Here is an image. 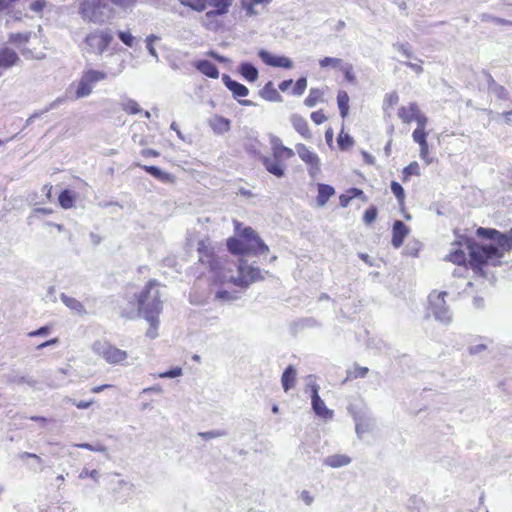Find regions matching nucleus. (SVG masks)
<instances>
[{
    "instance_id": "52",
    "label": "nucleus",
    "mask_w": 512,
    "mask_h": 512,
    "mask_svg": "<svg viewBox=\"0 0 512 512\" xmlns=\"http://www.w3.org/2000/svg\"><path fill=\"white\" fill-rule=\"evenodd\" d=\"M119 39L128 47H133L134 45V37L128 31H119L118 32Z\"/></svg>"
},
{
    "instance_id": "38",
    "label": "nucleus",
    "mask_w": 512,
    "mask_h": 512,
    "mask_svg": "<svg viewBox=\"0 0 512 512\" xmlns=\"http://www.w3.org/2000/svg\"><path fill=\"white\" fill-rule=\"evenodd\" d=\"M216 299L221 301H234L239 299V293L237 291H228L227 289H221L216 293Z\"/></svg>"
},
{
    "instance_id": "24",
    "label": "nucleus",
    "mask_w": 512,
    "mask_h": 512,
    "mask_svg": "<svg viewBox=\"0 0 512 512\" xmlns=\"http://www.w3.org/2000/svg\"><path fill=\"white\" fill-rule=\"evenodd\" d=\"M351 463V458L344 454H334L324 459V465L339 468Z\"/></svg>"
},
{
    "instance_id": "11",
    "label": "nucleus",
    "mask_w": 512,
    "mask_h": 512,
    "mask_svg": "<svg viewBox=\"0 0 512 512\" xmlns=\"http://www.w3.org/2000/svg\"><path fill=\"white\" fill-rule=\"evenodd\" d=\"M296 151L300 159L309 166V175L312 178H316L321 170L320 159L318 155L315 152L311 151L306 145L301 143L296 145Z\"/></svg>"
},
{
    "instance_id": "31",
    "label": "nucleus",
    "mask_w": 512,
    "mask_h": 512,
    "mask_svg": "<svg viewBox=\"0 0 512 512\" xmlns=\"http://www.w3.org/2000/svg\"><path fill=\"white\" fill-rule=\"evenodd\" d=\"M369 372L367 367H362L358 364H354L351 368L347 370L346 380H352L357 378H364Z\"/></svg>"
},
{
    "instance_id": "45",
    "label": "nucleus",
    "mask_w": 512,
    "mask_h": 512,
    "mask_svg": "<svg viewBox=\"0 0 512 512\" xmlns=\"http://www.w3.org/2000/svg\"><path fill=\"white\" fill-rule=\"evenodd\" d=\"M198 435L204 440H211L214 438L224 437L227 435L225 430H211L206 432H199Z\"/></svg>"
},
{
    "instance_id": "18",
    "label": "nucleus",
    "mask_w": 512,
    "mask_h": 512,
    "mask_svg": "<svg viewBox=\"0 0 512 512\" xmlns=\"http://www.w3.org/2000/svg\"><path fill=\"white\" fill-rule=\"evenodd\" d=\"M409 229L408 227L400 220H397L393 224V235H392V245L395 248H399L402 246L405 237L408 235Z\"/></svg>"
},
{
    "instance_id": "26",
    "label": "nucleus",
    "mask_w": 512,
    "mask_h": 512,
    "mask_svg": "<svg viewBox=\"0 0 512 512\" xmlns=\"http://www.w3.org/2000/svg\"><path fill=\"white\" fill-rule=\"evenodd\" d=\"M60 298L62 300V302L69 308L71 309L72 311L80 314V315H84L86 314V310L83 306V304L78 301L76 298H73V297H69L67 296L66 294L62 293L60 295Z\"/></svg>"
},
{
    "instance_id": "34",
    "label": "nucleus",
    "mask_w": 512,
    "mask_h": 512,
    "mask_svg": "<svg viewBox=\"0 0 512 512\" xmlns=\"http://www.w3.org/2000/svg\"><path fill=\"white\" fill-rule=\"evenodd\" d=\"M445 260L450 261L457 265H465L466 264V254L461 249H455L451 251L446 257Z\"/></svg>"
},
{
    "instance_id": "21",
    "label": "nucleus",
    "mask_w": 512,
    "mask_h": 512,
    "mask_svg": "<svg viewBox=\"0 0 512 512\" xmlns=\"http://www.w3.org/2000/svg\"><path fill=\"white\" fill-rule=\"evenodd\" d=\"M419 107L417 103L411 102L408 106H401L398 109V117L405 124H409L415 119V114L418 112Z\"/></svg>"
},
{
    "instance_id": "23",
    "label": "nucleus",
    "mask_w": 512,
    "mask_h": 512,
    "mask_svg": "<svg viewBox=\"0 0 512 512\" xmlns=\"http://www.w3.org/2000/svg\"><path fill=\"white\" fill-rule=\"evenodd\" d=\"M238 71L249 82H255L259 76L258 69L249 62L241 63Z\"/></svg>"
},
{
    "instance_id": "19",
    "label": "nucleus",
    "mask_w": 512,
    "mask_h": 512,
    "mask_svg": "<svg viewBox=\"0 0 512 512\" xmlns=\"http://www.w3.org/2000/svg\"><path fill=\"white\" fill-rule=\"evenodd\" d=\"M293 128L305 139H311L312 135L305 118L298 114H292L290 117Z\"/></svg>"
},
{
    "instance_id": "17",
    "label": "nucleus",
    "mask_w": 512,
    "mask_h": 512,
    "mask_svg": "<svg viewBox=\"0 0 512 512\" xmlns=\"http://www.w3.org/2000/svg\"><path fill=\"white\" fill-rule=\"evenodd\" d=\"M262 163L265 169L271 173L272 175L280 178L285 174V165L281 162L282 158L271 157H262Z\"/></svg>"
},
{
    "instance_id": "64",
    "label": "nucleus",
    "mask_w": 512,
    "mask_h": 512,
    "mask_svg": "<svg viewBox=\"0 0 512 512\" xmlns=\"http://www.w3.org/2000/svg\"><path fill=\"white\" fill-rule=\"evenodd\" d=\"M214 19L215 18L206 19L204 17L203 23H204V25L206 26L207 29H209V30H217V28L219 27V24Z\"/></svg>"
},
{
    "instance_id": "7",
    "label": "nucleus",
    "mask_w": 512,
    "mask_h": 512,
    "mask_svg": "<svg viewBox=\"0 0 512 512\" xmlns=\"http://www.w3.org/2000/svg\"><path fill=\"white\" fill-rule=\"evenodd\" d=\"M107 78V74L103 71L89 69L83 72L75 93L76 99H81L89 96L94 86Z\"/></svg>"
},
{
    "instance_id": "5",
    "label": "nucleus",
    "mask_w": 512,
    "mask_h": 512,
    "mask_svg": "<svg viewBox=\"0 0 512 512\" xmlns=\"http://www.w3.org/2000/svg\"><path fill=\"white\" fill-rule=\"evenodd\" d=\"M78 12L86 22L104 24L114 15V8L103 0H84L79 4Z\"/></svg>"
},
{
    "instance_id": "50",
    "label": "nucleus",
    "mask_w": 512,
    "mask_h": 512,
    "mask_svg": "<svg viewBox=\"0 0 512 512\" xmlns=\"http://www.w3.org/2000/svg\"><path fill=\"white\" fill-rule=\"evenodd\" d=\"M412 138L414 140V142H416L417 144L421 145V144H424L427 142L426 138H427V133L425 130L423 129H415L412 133Z\"/></svg>"
},
{
    "instance_id": "35",
    "label": "nucleus",
    "mask_w": 512,
    "mask_h": 512,
    "mask_svg": "<svg viewBox=\"0 0 512 512\" xmlns=\"http://www.w3.org/2000/svg\"><path fill=\"white\" fill-rule=\"evenodd\" d=\"M59 204L64 209H69L73 206L74 196L70 190H63L59 195Z\"/></svg>"
},
{
    "instance_id": "57",
    "label": "nucleus",
    "mask_w": 512,
    "mask_h": 512,
    "mask_svg": "<svg viewBox=\"0 0 512 512\" xmlns=\"http://www.w3.org/2000/svg\"><path fill=\"white\" fill-rule=\"evenodd\" d=\"M182 375V368L175 367L171 370L159 374L160 378H176Z\"/></svg>"
},
{
    "instance_id": "55",
    "label": "nucleus",
    "mask_w": 512,
    "mask_h": 512,
    "mask_svg": "<svg viewBox=\"0 0 512 512\" xmlns=\"http://www.w3.org/2000/svg\"><path fill=\"white\" fill-rule=\"evenodd\" d=\"M66 102V97L61 96L57 97L51 103H49L45 108H43V112H49L51 110L57 109L60 105Z\"/></svg>"
},
{
    "instance_id": "59",
    "label": "nucleus",
    "mask_w": 512,
    "mask_h": 512,
    "mask_svg": "<svg viewBox=\"0 0 512 512\" xmlns=\"http://www.w3.org/2000/svg\"><path fill=\"white\" fill-rule=\"evenodd\" d=\"M311 119L315 124L319 125V124H322L323 122H325L327 118L323 114V112L321 110H319V111H314L311 113Z\"/></svg>"
},
{
    "instance_id": "40",
    "label": "nucleus",
    "mask_w": 512,
    "mask_h": 512,
    "mask_svg": "<svg viewBox=\"0 0 512 512\" xmlns=\"http://www.w3.org/2000/svg\"><path fill=\"white\" fill-rule=\"evenodd\" d=\"M342 64L343 63H342L341 59L334 58V57H324L323 59H321L319 61V65L322 68L332 67V68H335V69H339Z\"/></svg>"
},
{
    "instance_id": "46",
    "label": "nucleus",
    "mask_w": 512,
    "mask_h": 512,
    "mask_svg": "<svg viewBox=\"0 0 512 512\" xmlns=\"http://www.w3.org/2000/svg\"><path fill=\"white\" fill-rule=\"evenodd\" d=\"M393 48L399 51L406 58H414V55L411 51V46L408 43H395L393 44Z\"/></svg>"
},
{
    "instance_id": "15",
    "label": "nucleus",
    "mask_w": 512,
    "mask_h": 512,
    "mask_svg": "<svg viewBox=\"0 0 512 512\" xmlns=\"http://www.w3.org/2000/svg\"><path fill=\"white\" fill-rule=\"evenodd\" d=\"M234 0H206V6H212L214 9L205 13V18H215L225 15L229 12Z\"/></svg>"
},
{
    "instance_id": "6",
    "label": "nucleus",
    "mask_w": 512,
    "mask_h": 512,
    "mask_svg": "<svg viewBox=\"0 0 512 512\" xmlns=\"http://www.w3.org/2000/svg\"><path fill=\"white\" fill-rule=\"evenodd\" d=\"M448 295L447 292L432 291L429 296V310L436 321L448 325L452 322V313L449 307L446 305L445 297Z\"/></svg>"
},
{
    "instance_id": "33",
    "label": "nucleus",
    "mask_w": 512,
    "mask_h": 512,
    "mask_svg": "<svg viewBox=\"0 0 512 512\" xmlns=\"http://www.w3.org/2000/svg\"><path fill=\"white\" fill-rule=\"evenodd\" d=\"M337 103L340 110V114L345 118L349 110V96L345 91H339L337 95Z\"/></svg>"
},
{
    "instance_id": "44",
    "label": "nucleus",
    "mask_w": 512,
    "mask_h": 512,
    "mask_svg": "<svg viewBox=\"0 0 512 512\" xmlns=\"http://www.w3.org/2000/svg\"><path fill=\"white\" fill-rule=\"evenodd\" d=\"M413 175H420V167H419V164L414 161L412 163H410L408 166H406L404 169H403V180L406 181L410 176H413Z\"/></svg>"
},
{
    "instance_id": "39",
    "label": "nucleus",
    "mask_w": 512,
    "mask_h": 512,
    "mask_svg": "<svg viewBox=\"0 0 512 512\" xmlns=\"http://www.w3.org/2000/svg\"><path fill=\"white\" fill-rule=\"evenodd\" d=\"M31 32H23V33H12L9 36V42L12 44H23L28 42L30 39Z\"/></svg>"
},
{
    "instance_id": "47",
    "label": "nucleus",
    "mask_w": 512,
    "mask_h": 512,
    "mask_svg": "<svg viewBox=\"0 0 512 512\" xmlns=\"http://www.w3.org/2000/svg\"><path fill=\"white\" fill-rule=\"evenodd\" d=\"M75 447L81 448V449H87L93 452H101V453H107V448L104 445L101 444H89V443H79L75 444Z\"/></svg>"
},
{
    "instance_id": "12",
    "label": "nucleus",
    "mask_w": 512,
    "mask_h": 512,
    "mask_svg": "<svg viewBox=\"0 0 512 512\" xmlns=\"http://www.w3.org/2000/svg\"><path fill=\"white\" fill-rule=\"evenodd\" d=\"M222 81L224 85L232 92L235 99L246 97L249 94V90L243 84L233 80L229 75L223 74ZM243 106H252L253 102L250 100H238Z\"/></svg>"
},
{
    "instance_id": "53",
    "label": "nucleus",
    "mask_w": 512,
    "mask_h": 512,
    "mask_svg": "<svg viewBox=\"0 0 512 512\" xmlns=\"http://www.w3.org/2000/svg\"><path fill=\"white\" fill-rule=\"evenodd\" d=\"M339 69L344 73L347 81H349V82L355 81V76L353 74V66L351 64H349V63L342 64Z\"/></svg>"
},
{
    "instance_id": "13",
    "label": "nucleus",
    "mask_w": 512,
    "mask_h": 512,
    "mask_svg": "<svg viewBox=\"0 0 512 512\" xmlns=\"http://www.w3.org/2000/svg\"><path fill=\"white\" fill-rule=\"evenodd\" d=\"M258 56L268 66L281 67L285 69H291L293 67V62L290 58L286 56L273 55L264 49L259 50Z\"/></svg>"
},
{
    "instance_id": "54",
    "label": "nucleus",
    "mask_w": 512,
    "mask_h": 512,
    "mask_svg": "<svg viewBox=\"0 0 512 512\" xmlns=\"http://www.w3.org/2000/svg\"><path fill=\"white\" fill-rule=\"evenodd\" d=\"M414 121L417 123V129L425 130V127L428 123V118L419 109L418 112L415 114Z\"/></svg>"
},
{
    "instance_id": "28",
    "label": "nucleus",
    "mask_w": 512,
    "mask_h": 512,
    "mask_svg": "<svg viewBox=\"0 0 512 512\" xmlns=\"http://www.w3.org/2000/svg\"><path fill=\"white\" fill-rule=\"evenodd\" d=\"M356 433L359 438L363 437V434L369 432L373 427V421L370 418L356 417Z\"/></svg>"
},
{
    "instance_id": "61",
    "label": "nucleus",
    "mask_w": 512,
    "mask_h": 512,
    "mask_svg": "<svg viewBox=\"0 0 512 512\" xmlns=\"http://www.w3.org/2000/svg\"><path fill=\"white\" fill-rule=\"evenodd\" d=\"M46 5V0H36L30 5V9L34 12H41Z\"/></svg>"
},
{
    "instance_id": "42",
    "label": "nucleus",
    "mask_w": 512,
    "mask_h": 512,
    "mask_svg": "<svg viewBox=\"0 0 512 512\" xmlns=\"http://www.w3.org/2000/svg\"><path fill=\"white\" fill-rule=\"evenodd\" d=\"M337 143L339 148L345 151L354 144V140L349 134L340 133L337 139Z\"/></svg>"
},
{
    "instance_id": "27",
    "label": "nucleus",
    "mask_w": 512,
    "mask_h": 512,
    "mask_svg": "<svg viewBox=\"0 0 512 512\" xmlns=\"http://www.w3.org/2000/svg\"><path fill=\"white\" fill-rule=\"evenodd\" d=\"M211 127L216 133H224L230 129V121L222 116H215L210 121Z\"/></svg>"
},
{
    "instance_id": "62",
    "label": "nucleus",
    "mask_w": 512,
    "mask_h": 512,
    "mask_svg": "<svg viewBox=\"0 0 512 512\" xmlns=\"http://www.w3.org/2000/svg\"><path fill=\"white\" fill-rule=\"evenodd\" d=\"M493 91L498 98L502 100L508 99V91L503 86H496Z\"/></svg>"
},
{
    "instance_id": "3",
    "label": "nucleus",
    "mask_w": 512,
    "mask_h": 512,
    "mask_svg": "<svg viewBox=\"0 0 512 512\" xmlns=\"http://www.w3.org/2000/svg\"><path fill=\"white\" fill-rule=\"evenodd\" d=\"M236 231L238 238H230L227 241L228 250L232 254L257 256L269 252L268 246L251 227L240 230L239 226H236Z\"/></svg>"
},
{
    "instance_id": "37",
    "label": "nucleus",
    "mask_w": 512,
    "mask_h": 512,
    "mask_svg": "<svg viewBox=\"0 0 512 512\" xmlns=\"http://www.w3.org/2000/svg\"><path fill=\"white\" fill-rule=\"evenodd\" d=\"M181 5L189 7L194 11L203 12L206 10V0H179Z\"/></svg>"
},
{
    "instance_id": "60",
    "label": "nucleus",
    "mask_w": 512,
    "mask_h": 512,
    "mask_svg": "<svg viewBox=\"0 0 512 512\" xmlns=\"http://www.w3.org/2000/svg\"><path fill=\"white\" fill-rule=\"evenodd\" d=\"M18 457H19L20 460H25L26 458H31V459H34L37 464H39V465L42 464L41 457L36 455V454H34V453L22 452V453L19 454Z\"/></svg>"
},
{
    "instance_id": "32",
    "label": "nucleus",
    "mask_w": 512,
    "mask_h": 512,
    "mask_svg": "<svg viewBox=\"0 0 512 512\" xmlns=\"http://www.w3.org/2000/svg\"><path fill=\"white\" fill-rule=\"evenodd\" d=\"M322 97H323V92L320 89L311 88L309 91V95L307 96V98L304 101V104L307 107L312 108V107L316 106V104L318 102L322 101Z\"/></svg>"
},
{
    "instance_id": "48",
    "label": "nucleus",
    "mask_w": 512,
    "mask_h": 512,
    "mask_svg": "<svg viewBox=\"0 0 512 512\" xmlns=\"http://www.w3.org/2000/svg\"><path fill=\"white\" fill-rule=\"evenodd\" d=\"M399 101V96L396 92H391L386 94L384 101H383V108L384 110H387L390 107H393L396 105Z\"/></svg>"
},
{
    "instance_id": "49",
    "label": "nucleus",
    "mask_w": 512,
    "mask_h": 512,
    "mask_svg": "<svg viewBox=\"0 0 512 512\" xmlns=\"http://www.w3.org/2000/svg\"><path fill=\"white\" fill-rule=\"evenodd\" d=\"M306 87L307 79L305 77H301L296 81L292 93L296 96H300L304 93Z\"/></svg>"
},
{
    "instance_id": "29",
    "label": "nucleus",
    "mask_w": 512,
    "mask_h": 512,
    "mask_svg": "<svg viewBox=\"0 0 512 512\" xmlns=\"http://www.w3.org/2000/svg\"><path fill=\"white\" fill-rule=\"evenodd\" d=\"M260 95L262 98L268 101H280L281 96L274 88V85L271 81H269L261 90Z\"/></svg>"
},
{
    "instance_id": "36",
    "label": "nucleus",
    "mask_w": 512,
    "mask_h": 512,
    "mask_svg": "<svg viewBox=\"0 0 512 512\" xmlns=\"http://www.w3.org/2000/svg\"><path fill=\"white\" fill-rule=\"evenodd\" d=\"M121 107L125 112L132 115L142 112V109L140 108L139 104L135 100L130 98L124 100L121 104Z\"/></svg>"
},
{
    "instance_id": "16",
    "label": "nucleus",
    "mask_w": 512,
    "mask_h": 512,
    "mask_svg": "<svg viewBox=\"0 0 512 512\" xmlns=\"http://www.w3.org/2000/svg\"><path fill=\"white\" fill-rule=\"evenodd\" d=\"M269 138H270L272 153L275 158L290 159L295 155V153L292 149H290L282 144V141L279 137H277L275 135H270Z\"/></svg>"
},
{
    "instance_id": "63",
    "label": "nucleus",
    "mask_w": 512,
    "mask_h": 512,
    "mask_svg": "<svg viewBox=\"0 0 512 512\" xmlns=\"http://www.w3.org/2000/svg\"><path fill=\"white\" fill-rule=\"evenodd\" d=\"M300 498L305 502L306 505L310 506L313 503V496L307 490H302Z\"/></svg>"
},
{
    "instance_id": "58",
    "label": "nucleus",
    "mask_w": 512,
    "mask_h": 512,
    "mask_svg": "<svg viewBox=\"0 0 512 512\" xmlns=\"http://www.w3.org/2000/svg\"><path fill=\"white\" fill-rule=\"evenodd\" d=\"M50 332H51V328L49 326H42L35 331L29 332L28 336L29 337L47 336Z\"/></svg>"
},
{
    "instance_id": "1",
    "label": "nucleus",
    "mask_w": 512,
    "mask_h": 512,
    "mask_svg": "<svg viewBox=\"0 0 512 512\" xmlns=\"http://www.w3.org/2000/svg\"><path fill=\"white\" fill-rule=\"evenodd\" d=\"M198 253L199 261L202 264H208L215 278L222 283H232L246 289L250 284L264 279L263 271L258 267L248 265L244 259H240L239 264L236 265L216 258L203 241L198 243Z\"/></svg>"
},
{
    "instance_id": "4",
    "label": "nucleus",
    "mask_w": 512,
    "mask_h": 512,
    "mask_svg": "<svg viewBox=\"0 0 512 512\" xmlns=\"http://www.w3.org/2000/svg\"><path fill=\"white\" fill-rule=\"evenodd\" d=\"M138 311L154 328L162 310L158 283L150 280L137 297Z\"/></svg>"
},
{
    "instance_id": "10",
    "label": "nucleus",
    "mask_w": 512,
    "mask_h": 512,
    "mask_svg": "<svg viewBox=\"0 0 512 512\" xmlns=\"http://www.w3.org/2000/svg\"><path fill=\"white\" fill-rule=\"evenodd\" d=\"M111 41L112 35L109 31H95L85 38V42L90 50L96 54H102Z\"/></svg>"
},
{
    "instance_id": "8",
    "label": "nucleus",
    "mask_w": 512,
    "mask_h": 512,
    "mask_svg": "<svg viewBox=\"0 0 512 512\" xmlns=\"http://www.w3.org/2000/svg\"><path fill=\"white\" fill-rule=\"evenodd\" d=\"M93 351L109 364H121L127 358V352L106 341H96L92 346Z\"/></svg>"
},
{
    "instance_id": "43",
    "label": "nucleus",
    "mask_w": 512,
    "mask_h": 512,
    "mask_svg": "<svg viewBox=\"0 0 512 512\" xmlns=\"http://www.w3.org/2000/svg\"><path fill=\"white\" fill-rule=\"evenodd\" d=\"M390 187H391V191L395 195L397 201L399 202V204L402 205L404 203V199H405V192H404L403 187L401 186V184H399L396 181H392Z\"/></svg>"
},
{
    "instance_id": "22",
    "label": "nucleus",
    "mask_w": 512,
    "mask_h": 512,
    "mask_svg": "<svg viewBox=\"0 0 512 512\" xmlns=\"http://www.w3.org/2000/svg\"><path fill=\"white\" fill-rule=\"evenodd\" d=\"M195 68L207 77L217 79L219 77V70L215 64L208 60H200L195 63Z\"/></svg>"
},
{
    "instance_id": "56",
    "label": "nucleus",
    "mask_w": 512,
    "mask_h": 512,
    "mask_svg": "<svg viewBox=\"0 0 512 512\" xmlns=\"http://www.w3.org/2000/svg\"><path fill=\"white\" fill-rule=\"evenodd\" d=\"M86 477H90L96 482H98L99 473L97 470H88L87 468H83L82 471L79 474L80 479H84Z\"/></svg>"
},
{
    "instance_id": "30",
    "label": "nucleus",
    "mask_w": 512,
    "mask_h": 512,
    "mask_svg": "<svg viewBox=\"0 0 512 512\" xmlns=\"http://www.w3.org/2000/svg\"><path fill=\"white\" fill-rule=\"evenodd\" d=\"M137 166L141 167L147 173H149L153 177H155L163 182L170 180V177H171L170 174L162 171L160 168H158L156 166H147V165H141V164H137Z\"/></svg>"
},
{
    "instance_id": "14",
    "label": "nucleus",
    "mask_w": 512,
    "mask_h": 512,
    "mask_svg": "<svg viewBox=\"0 0 512 512\" xmlns=\"http://www.w3.org/2000/svg\"><path fill=\"white\" fill-rule=\"evenodd\" d=\"M272 1L273 0H240V5L247 17H256L260 15Z\"/></svg>"
},
{
    "instance_id": "2",
    "label": "nucleus",
    "mask_w": 512,
    "mask_h": 512,
    "mask_svg": "<svg viewBox=\"0 0 512 512\" xmlns=\"http://www.w3.org/2000/svg\"><path fill=\"white\" fill-rule=\"evenodd\" d=\"M477 236L490 239L493 244H472L468 242L470 265L473 271L484 276L485 266H499L505 253L512 249V229L506 233L492 228L480 227L476 232Z\"/></svg>"
},
{
    "instance_id": "20",
    "label": "nucleus",
    "mask_w": 512,
    "mask_h": 512,
    "mask_svg": "<svg viewBox=\"0 0 512 512\" xmlns=\"http://www.w3.org/2000/svg\"><path fill=\"white\" fill-rule=\"evenodd\" d=\"M297 371L294 366L289 365L281 376V385L285 392L295 387Z\"/></svg>"
},
{
    "instance_id": "25",
    "label": "nucleus",
    "mask_w": 512,
    "mask_h": 512,
    "mask_svg": "<svg viewBox=\"0 0 512 512\" xmlns=\"http://www.w3.org/2000/svg\"><path fill=\"white\" fill-rule=\"evenodd\" d=\"M335 194V189L328 184H318L317 204L324 206L329 198Z\"/></svg>"
},
{
    "instance_id": "51",
    "label": "nucleus",
    "mask_w": 512,
    "mask_h": 512,
    "mask_svg": "<svg viewBox=\"0 0 512 512\" xmlns=\"http://www.w3.org/2000/svg\"><path fill=\"white\" fill-rule=\"evenodd\" d=\"M376 217H377V209H376V207L371 206L365 211L364 216H363V221L366 224H371L375 221Z\"/></svg>"
},
{
    "instance_id": "9",
    "label": "nucleus",
    "mask_w": 512,
    "mask_h": 512,
    "mask_svg": "<svg viewBox=\"0 0 512 512\" xmlns=\"http://www.w3.org/2000/svg\"><path fill=\"white\" fill-rule=\"evenodd\" d=\"M307 389H310L311 391V404L312 409L315 412V414L322 418H332L333 411L328 409L325 405L324 401L319 396V385H317L313 381V376L309 375L307 377Z\"/></svg>"
},
{
    "instance_id": "41",
    "label": "nucleus",
    "mask_w": 512,
    "mask_h": 512,
    "mask_svg": "<svg viewBox=\"0 0 512 512\" xmlns=\"http://www.w3.org/2000/svg\"><path fill=\"white\" fill-rule=\"evenodd\" d=\"M480 19L483 22L491 21L497 25H510L512 26V20H506L503 18L495 17L488 13H483L480 15Z\"/></svg>"
}]
</instances>
